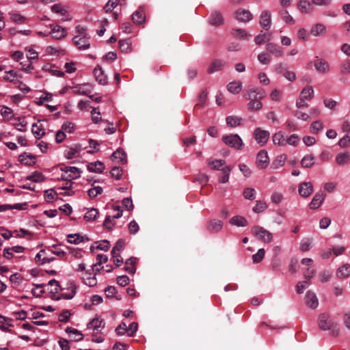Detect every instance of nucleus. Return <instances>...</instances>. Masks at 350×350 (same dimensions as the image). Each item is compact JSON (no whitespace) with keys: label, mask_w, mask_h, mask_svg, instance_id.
<instances>
[{"label":"nucleus","mask_w":350,"mask_h":350,"mask_svg":"<svg viewBox=\"0 0 350 350\" xmlns=\"http://www.w3.org/2000/svg\"><path fill=\"white\" fill-rule=\"evenodd\" d=\"M298 9L301 13L309 14L313 11L312 3L307 0H300L297 4Z\"/></svg>","instance_id":"19"},{"label":"nucleus","mask_w":350,"mask_h":350,"mask_svg":"<svg viewBox=\"0 0 350 350\" xmlns=\"http://www.w3.org/2000/svg\"><path fill=\"white\" fill-rule=\"evenodd\" d=\"M102 193L103 188L100 186H94V184H92V187L88 191V194L90 198H95Z\"/></svg>","instance_id":"48"},{"label":"nucleus","mask_w":350,"mask_h":350,"mask_svg":"<svg viewBox=\"0 0 350 350\" xmlns=\"http://www.w3.org/2000/svg\"><path fill=\"white\" fill-rule=\"evenodd\" d=\"M57 196V193L53 189H46L44 191V199L46 202H52Z\"/></svg>","instance_id":"60"},{"label":"nucleus","mask_w":350,"mask_h":350,"mask_svg":"<svg viewBox=\"0 0 350 350\" xmlns=\"http://www.w3.org/2000/svg\"><path fill=\"white\" fill-rule=\"evenodd\" d=\"M310 282L308 281H301L297 283L296 286V291L297 293L301 294L304 293V290L310 286Z\"/></svg>","instance_id":"61"},{"label":"nucleus","mask_w":350,"mask_h":350,"mask_svg":"<svg viewBox=\"0 0 350 350\" xmlns=\"http://www.w3.org/2000/svg\"><path fill=\"white\" fill-rule=\"evenodd\" d=\"M282 19L287 24L293 25L295 23V20L293 16L288 13L286 10H283L280 12Z\"/></svg>","instance_id":"46"},{"label":"nucleus","mask_w":350,"mask_h":350,"mask_svg":"<svg viewBox=\"0 0 350 350\" xmlns=\"http://www.w3.org/2000/svg\"><path fill=\"white\" fill-rule=\"evenodd\" d=\"M116 224L115 219L110 215H107L103 222V228L107 230H112Z\"/></svg>","instance_id":"47"},{"label":"nucleus","mask_w":350,"mask_h":350,"mask_svg":"<svg viewBox=\"0 0 350 350\" xmlns=\"http://www.w3.org/2000/svg\"><path fill=\"white\" fill-rule=\"evenodd\" d=\"M69 174L62 175V179L64 180L70 181L74 179H77L80 177V171L77 167L72 166L69 168Z\"/></svg>","instance_id":"21"},{"label":"nucleus","mask_w":350,"mask_h":350,"mask_svg":"<svg viewBox=\"0 0 350 350\" xmlns=\"http://www.w3.org/2000/svg\"><path fill=\"white\" fill-rule=\"evenodd\" d=\"M51 30L49 33L51 34L54 38L59 40L66 36V30L62 26L56 25L52 27V25H51Z\"/></svg>","instance_id":"16"},{"label":"nucleus","mask_w":350,"mask_h":350,"mask_svg":"<svg viewBox=\"0 0 350 350\" xmlns=\"http://www.w3.org/2000/svg\"><path fill=\"white\" fill-rule=\"evenodd\" d=\"M135 263H136V258L131 257L126 260L125 262V267L124 269L126 271L129 272V273L134 274L136 271L135 267Z\"/></svg>","instance_id":"35"},{"label":"nucleus","mask_w":350,"mask_h":350,"mask_svg":"<svg viewBox=\"0 0 350 350\" xmlns=\"http://www.w3.org/2000/svg\"><path fill=\"white\" fill-rule=\"evenodd\" d=\"M336 275L340 278H346L350 276V264H345L339 267Z\"/></svg>","instance_id":"31"},{"label":"nucleus","mask_w":350,"mask_h":350,"mask_svg":"<svg viewBox=\"0 0 350 350\" xmlns=\"http://www.w3.org/2000/svg\"><path fill=\"white\" fill-rule=\"evenodd\" d=\"M27 179L34 183H41L44 180V176L41 172H34Z\"/></svg>","instance_id":"50"},{"label":"nucleus","mask_w":350,"mask_h":350,"mask_svg":"<svg viewBox=\"0 0 350 350\" xmlns=\"http://www.w3.org/2000/svg\"><path fill=\"white\" fill-rule=\"evenodd\" d=\"M18 160L21 163L26 165H31L36 162L35 157L31 154H28L26 152L20 154L18 157Z\"/></svg>","instance_id":"29"},{"label":"nucleus","mask_w":350,"mask_h":350,"mask_svg":"<svg viewBox=\"0 0 350 350\" xmlns=\"http://www.w3.org/2000/svg\"><path fill=\"white\" fill-rule=\"evenodd\" d=\"M236 18L242 23H248L253 18L252 13L247 10L239 9L234 13Z\"/></svg>","instance_id":"10"},{"label":"nucleus","mask_w":350,"mask_h":350,"mask_svg":"<svg viewBox=\"0 0 350 350\" xmlns=\"http://www.w3.org/2000/svg\"><path fill=\"white\" fill-rule=\"evenodd\" d=\"M247 99L251 100L247 104V108L250 111H257L262 108V103L261 100L265 96L263 90L258 88L250 90L245 94Z\"/></svg>","instance_id":"1"},{"label":"nucleus","mask_w":350,"mask_h":350,"mask_svg":"<svg viewBox=\"0 0 350 350\" xmlns=\"http://www.w3.org/2000/svg\"><path fill=\"white\" fill-rule=\"evenodd\" d=\"M265 254V251L263 248H260L258 252L252 255V260L254 263H258L262 261Z\"/></svg>","instance_id":"54"},{"label":"nucleus","mask_w":350,"mask_h":350,"mask_svg":"<svg viewBox=\"0 0 350 350\" xmlns=\"http://www.w3.org/2000/svg\"><path fill=\"white\" fill-rule=\"evenodd\" d=\"M318 324L321 329L326 331L332 329V334L335 336L338 334L339 329L336 327V323H334L327 313H322L319 316Z\"/></svg>","instance_id":"2"},{"label":"nucleus","mask_w":350,"mask_h":350,"mask_svg":"<svg viewBox=\"0 0 350 350\" xmlns=\"http://www.w3.org/2000/svg\"><path fill=\"white\" fill-rule=\"evenodd\" d=\"M223 17L221 14L217 12H213L209 17V23L212 25L219 26L223 23Z\"/></svg>","instance_id":"28"},{"label":"nucleus","mask_w":350,"mask_h":350,"mask_svg":"<svg viewBox=\"0 0 350 350\" xmlns=\"http://www.w3.org/2000/svg\"><path fill=\"white\" fill-rule=\"evenodd\" d=\"M252 233L257 239L264 243H271L273 240L272 233L260 226H253Z\"/></svg>","instance_id":"3"},{"label":"nucleus","mask_w":350,"mask_h":350,"mask_svg":"<svg viewBox=\"0 0 350 350\" xmlns=\"http://www.w3.org/2000/svg\"><path fill=\"white\" fill-rule=\"evenodd\" d=\"M284 199V196L280 192L275 191L272 193L271 196V202L275 204H278L282 202Z\"/></svg>","instance_id":"58"},{"label":"nucleus","mask_w":350,"mask_h":350,"mask_svg":"<svg viewBox=\"0 0 350 350\" xmlns=\"http://www.w3.org/2000/svg\"><path fill=\"white\" fill-rule=\"evenodd\" d=\"M287 159V156L285 154H281L278 155L271 163V168L273 170H277L282 167Z\"/></svg>","instance_id":"22"},{"label":"nucleus","mask_w":350,"mask_h":350,"mask_svg":"<svg viewBox=\"0 0 350 350\" xmlns=\"http://www.w3.org/2000/svg\"><path fill=\"white\" fill-rule=\"evenodd\" d=\"M232 167L225 166L224 167H222L221 169V176L219 178V182L221 183H226L229 180L230 174L232 171Z\"/></svg>","instance_id":"42"},{"label":"nucleus","mask_w":350,"mask_h":350,"mask_svg":"<svg viewBox=\"0 0 350 350\" xmlns=\"http://www.w3.org/2000/svg\"><path fill=\"white\" fill-rule=\"evenodd\" d=\"M257 59L259 61V62L262 64H268L271 62L270 55L266 52H262L258 54L257 56Z\"/></svg>","instance_id":"55"},{"label":"nucleus","mask_w":350,"mask_h":350,"mask_svg":"<svg viewBox=\"0 0 350 350\" xmlns=\"http://www.w3.org/2000/svg\"><path fill=\"white\" fill-rule=\"evenodd\" d=\"M340 72L343 75H347L350 73V61L346 60L342 62L340 68Z\"/></svg>","instance_id":"64"},{"label":"nucleus","mask_w":350,"mask_h":350,"mask_svg":"<svg viewBox=\"0 0 350 350\" xmlns=\"http://www.w3.org/2000/svg\"><path fill=\"white\" fill-rule=\"evenodd\" d=\"M305 301L306 305L312 309H315L319 306V300L317 295L311 291H307L305 297Z\"/></svg>","instance_id":"11"},{"label":"nucleus","mask_w":350,"mask_h":350,"mask_svg":"<svg viewBox=\"0 0 350 350\" xmlns=\"http://www.w3.org/2000/svg\"><path fill=\"white\" fill-rule=\"evenodd\" d=\"M87 167L89 172L95 173H102L105 170L104 164L99 161L89 163Z\"/></svg>","instance_id":"24"},{"label":"nucleus","mask_w":350,"mask_h":350,"mask_svg":"<svg viewBox=\"0 0 350 350\" xmlns=\"http://www.w3.org/2000/svg\"><path fill=\"white\" fill-rule=\"evenodd\" d=\"M267 208V204L265 202L258 200L256 201V205L253 207L252 210L254 213H259L266 210Z\"/></svg>","instance_id":"51"},{"label":"nucleus","mask_w":350,"mask_h":350,"mask_svg":"<svg viewBox=\"0 0 350 350\" xmlns=\"http://www.w3.org/2000/svg\"><path fill=\"white\" fill-rule=\"evenodd\" d=\"M98 216V211L96 208H90L84 215V219L87 221H93L96 219Z\"/></svg>","instance_id":"40"},{"label":"nucleus","mask_w":350,"mask_h":350,"mask_svg":"<svg viewBox=\"0 0 350 350\" xmlns=\"http://www.w3.org/2000/svg\"><path fill=\"white\" fill-rule=\"evenodd\" d=\"M66 332L69 334V337L74 341H80L83 338V334L77 329L68 327L66 329Z\"/></svg>","instance_id":"23"},{"label":"nucleus","mask_w":350,"mask_h":350,"mask_svg":"<svg viewBox=\"0 0 350 350\" xmlns=\"http://www.w3.org/2000/svg\"><path fill=\"white\" fill-rule=\"evenodd\" d=\"M269 162V158L266 150H260L257 154L256 164L258 167L264 169Z\"/></svg>","instance_id":"12"},{"label":"nucleus","mask_w":350,"mask_h":350,"mask_svg":"<svg viewBox=\"0 0 350 350\" xmlns=\"http://www.w3.org/2000/svg\"><path fill=\"white\" fill-rule=\"evenodd\" d=\"M99 271H100V269L98 268V269H96V272L94 273V274L92 276L83 277L84 283L89 286H96L97 284V280L96 278V275L97 272Z\"/></svg>","instance_id":"45"},{"label":"nucleus","mask_w":350,"mask_h":350,"mask_svg":"<svg viewBox=\"0 0 350 350\" xmlns=\"http://www.w3.org/2000/svg\"><path fill=\"white\" fill-rule=\"evenodd\" d=\"M325 195L322 192H317L312 198L309 206L311 209L318 208L323 203Z\"/></svg>","instance_id":"14"},{"label":"nucleus","mask_w":350,"mask_h":350,"mask_svg":"<svg viewBox=\"0 0 350 350\" xmlns=\"http://www.w3.org/2000/svg\"><path fill=\"white\" fill-rule=\"evenodd\" d=\"M224 66V63L221 59L214 60L208 68V72L213 73L222 69Z\"/></svg>","instance_id":"37"},{"label":"nucleus","mask_w":350,"mask_h":350,"mask_svg":"<svg viewBox=\"0 0 350 350\" xmlns=\"http://www.w3.org/2000/svg\"><path fill=\"white\" fill-rule=\"evenodd\" d=\"M272 141L275 145L284 146L286 145L284 135L282 131H278L272 136Z\"/></svg>","instance_id":"30"},{"label":"nucleus","mask_w":350,"mask_h":350,"mask_svg":"<svg viewBox=\"0 0 350 350\" xmlns=\"http://www.w3.org/2000/svg\"><path fill=\"white\" fill-rule=\"evenodd\" d=\"M256 191L253 188H246L243 191V196L245 199L247 200H254L256 197Z\"/></svg>","instance_id":"57"},{"label":"nucleus","mask_w":350,"mask_h":350,"mask_svg":"<svg viewBox=\"0 0 350 350\" xmlns=\"http://www.w3.org/2000/svg\"><path fill=\"white\" fill-rule=\"evenodd\" d=\"M312 240L309 238H304L300 243V250L302 252H306L312 247Z\"/></svg>","instance_id":"53"},{"label":"nucleus","mask_w":350,"mask_h":350,"mask_svg":"<svg viewBox=\"0 0 350 350\" xmlns=\"http://www.w3.org/2000/svg\"><path fill=\"white\" fill-rule=\"evenodd\" d=\"M310 131L311 133L314 134H317L320 131L323 129V123L317 120L312 123L310 125Z\"/></svg>","instance_id":"56"},{"label":"nucleus","mask_w":350,"mask_h":350,"mask_svg":"<svg viewBox=\"0 0 350 350\" xmlns=\"http://www.w3.org/2000/svg\"><path fill=\"white\" fill-rule=\"evenodd\" d=\"M314 157L312 154L305 155L301 161V165L304 168L311 167L314 164Z\"/></svg>","instance_id":"33"},{"label":"nucleus","mask_w":350,"mask_h":350,"mask_svg":"<svg viewBox=\"0 0 350 350\" xmlns=\"http://www.w3.org/2000/svg\"><path fill=\"white\" fill-rule=\"evenodd\" d=\"M82 148L79 144H75L64 151V156L68 159H72L78 154Z\"/></svg>","instance_id":"18"},{"label":"nucleus","mask_w":350,"mask_h":350,"mask_svg":"<svg viewBox=\"0 0 350 350\" xmlns=\"http://www.w3.org/2000/svg\"><path fill=\"white\" fill-rule=\"evenodd\" d=\"M350 161V154L347 152H340L336 157V162L339 165H343Z\"/></svg>","instance_id":"32"},{"label":"nucleus","mask_w":350,"mask_h":350,"mask_svg":"<svg viewBox=\"0 0 350 350\" xmlns=\"http://www.w3.org/2000/svg\"><path fill=\"white\" fill-rule=\"evenodd\" d=\"M270 39V36L267 33H263L256 36L254 38V42L257 45H260L265 41H269Z\"/></svg>","instance_id":"49"},{"label":"nucleus","mask_w":350,"mask_h":350,"mask_svg":"<svg viewBox=\"0 0 350 350\" xmlns=\"http://www.w3.org/2000/svg\"><path fill=\"white\" fill-rule=\"evenodd\" d=\"M242 89V83L239 81H234L229 83L227 85V90L233 94H239Z\"/></svg>","instance_id":"26"},{"label":"nucleus","mask_w":350,"mask_h":350,"mask_svg":"<svg viewBox=\"0 0 350 350\" xmlns=\"http://www.w3.org/2000/svg\"><path fill=\"white\" fill-rule=\"evenodd\" d=\"M31 131L37 139L41 138L44 135L43 130L39 128L36 123L33 124Z\"/></svg>","instance_id":"59"},{"label":"nucleus","mask_w":350,"mask_h":350,"mask_svg":"<svg viewBox=\"0 0 350 350\" xmlns=\"http://www.w3.org/2000/svg\"><path fill=\"white\" fill-rule=\"evenodd\" d=\"M132 20L133 23L139 25L144 22L145 16L140 12L136 11L132 14Z\"/></svg>","instance_id":"52"},{"label":"nucleus","mask_w":350,"mask_h":350,"mask_svg":"<svg viewBox=\"0 0 350 350\" xmlns=\"http://www.w3.org/2000/svg\"><path fill=\"white\" fill-rule=\"evenodd\" d=\"M89 37L85 36L80 37V36H75L73 38V42L76 46H78V48L80 50H86L90 48V43L89 42Z\"/></svg>","instance_id":"13"},{"label":"nucleus","mask_w":350,"mask_h":350,"mask_svg":"<svg viewBox=\"0 0 350 350\" xmlns=\"http://www.w3.org/2000/svg\"><path fill=\"white\" fill-rule=\"evenodd\" d=\"M253 135L258 144L264 146L269 139L270 133L268 131L258 127L254 129Z\"/></svg>","instance_id":"5"},{"label":"nucleus","mask_w":350,"mask_h":350,"mask_svg":"<svg viewBox=\"0 0 350 350\" xmlns=\"http://www.w3.org/2000/svg\"><path fill=\"white\" fill-rule=\"evenodd\" d=\"M260 25L265 30H269L271 26V13L266 10L261 13L260 16Z\"/></svg>","instance_id":"7"},{"label":"nucleus","mask_w":350,"mask_h":350,"mask_svg":"<svg viewBox=\"0 0 350 350\" xmlns=\"http://www.w3.org/2000/svg\"><path fill=\"white\" fill-rule=\"evenodd\" d=\"M314 66L315 70L321 74L327 73L329 70V66L327 61L325 59L316 57V59L314 62Z\"/></svg>","instance_id":"8"},{"label":"nucleus","mask_w":350,"mask_h":350,"mask_svg":"<svg viewBox=\"0 0 350 350\" xmlns=\"http://www.w3.org/2000/svg\"><path fill=\"white\" fill-rule=\"evenodd\" d=\"M111 159L114 161H120L124 163L126 161L125 159V153L124 150L121 148L117 149L115 152L111 154Z\"/></svg>","instance_id":"41"},{"label":"nucleus","mask_w":350,"mask_h":350,"mask_svg":"<svg viewBox=\"0 0 350 350\" xmlns=\"http://www.w3.org/2000/svg\"><path fill=\"white\" fill-rule=\"evenodd\" d=\"M327 31V27L323 23H316L313 25L309 31L310 35L314 37L323 36Z\"/></svg>","instance_id":"6"},{"label":"nucleus","mask_w":350,"mask_h":350,"mask_svg":"<svg viewBox=\"0 0 350 350\" xmlns=\"http://www.w3.org/2000/svg\"><path fill=\"white\" fill-rule=\"evenodd\" d=\"M9 321L10 319L0 315V329L4 331L9 330V327L12 325Z\"/></svg>","instance_id":"63"},{"label":"nucleus","mask_w":350,"mask_h":350,"mask_svg":"<svg viewBox=\"0 0 350 350\" xmlns=\"http://www.w3.org/2000/svg\"><path fill=\"white\" fill-rule=\"evenodd\" d=\"M94 75L96 80L101 85H106L107 83V77L105 75L101 67L97 66L94 69Z\"/></svg>","instance_id":"17"},{"label":"nucleus","mask_w":350,"mask_h":350,"mask_svg":"<svg viewBox=\"0 0 350 350\" xmlns=\"http://www.w3.org/2000/svg\"><path fill=\"white\" fill-rule=\"evenodd\" d=\"M84 237L81 236L79 234H69L67 235V241L71 244H79L84 241Z\"/></svg>","instance_id":"38"},{"label":"nucleus","mask_w":350,"mask_h":350,"mask_svg":"<svg viewBox=\"0 0 350 350\" xmlns=\"http://www.w3.org/2000/svg\"><path fill=\"white\" fill-rule=\"evenodd\" d=\"M227 126L230 127H237L242 124L243 120L241 117L237 116H229L226 118Z\"/></svg>","instance_id":"20"},{"label":"nucleus","mask_w":350,"mask_h":350,"mask_svg":"<svg viewBox=\"0 0 350 350\" xmlns=\"http://www.w3.org/2000/svg\"><path fill=\"white\" fill-rule=\"evenodd\" d=\"M230 224L238 227H245L247 226L248 221L246 218L243 216L235 215L230 219Z\"/></svg>","instance_id":"25"},{"label":"nucleus","mask_w":350,"mask_h":350,"mask_svg":"<svg viewBox=\"0 0 350 350\" xmlns=\"http://www.w3.org/2000/svg\"><path fill=\"white\" fill-rule=\"evenodd\" d=\"M71 289L68 293H62L60 297L55 298L57 300L60 299H71L77 293V286L75 284H71Z\"/></svg>","instance_id":"39"},{"label":"nucleus","mask_w":350,"mask_h":350,"mask_svg":"<svg viewBox=\"0 0 350 350\" xmlns=\"http://www.w3.org/2000/svg\"><path fill=\"white\" fill-rule=\"evenodd\" d=\"M225 161L222 159H215L213 161H208V165L211 167V169L215 170H221V167H223L225 164Z\"/></svg>","instance_id":"44"},{"label":"nucleus","mask_w":350,"mask_h":350,"mask_svg":"<svg viewBox=\"0 0 350 350\" xmlns=\"http://www.w3.org/2000/svg\"><path fill=\"white\" fill-rule=\"evenodd\" d=\"M104 327L105 322L103 320L98 318L92 319V321H90L88 325V327L89 329H93V331L96 333H99L104 328Z\"/></svg>","instance_id":"15"},{"label":"nucleus","mask_w":350,"mask_h":350,"mask_svg":"<svg viewBox=\"0 0 350 350\" xmlns=\"http://www.w3.org/2000/svg\"><path fill=\"white\" fill-rule=\"evenodd\" d=\"M314 96V89L311 86L304 88L300 92L299 97L304 100H311Z\"/></svg>","instance_id":"36"},{"label":"nucleus","mask_w":350,"mask_h":350,"mask_svg":"<svg viewBox=\"0 0 350 350\" xmlns=\"http://www.w3.org/2000/svg\"><path fill=\"white\" fill-rule=\"evenodd\" d=\"M232 34L234 37L241 40H247L252 36L250 34L247 33L245 29H233Z\"/></svg>","instance_id":"43"},{"label":"nucleus","mask_w":350,"mask_h":350,"mask_svg":"<svg viewBox=\"0 0 350 350\" xmlns=\"http://www.w3.org/2000/svg\"><path fill=\"white\" fill-rule=\"evenodd\" d=\"M266 49L270 53L273 54L277 57H281L283 55L282 49L273 42L268 43L266 45Z\"/></svg>","instance_id":"27"},{"label":"nucleus","mask_w":350,"mask_h":350,"mask_svg":"<svg viewBox=\"0 0 350 350\" xmlns=\"http://www.w3.org/2000/svg\"><path fill=\"white\" fill-rule=\"evenodd\" d=\"M223 226V222L219 219L211 220L208 224L207 228L211 231L218 232Z\"/></svg>","instance_id":"34"},{"label":"nucleus","mask_w":350,"mask_h":350,"mask_svg":"<svg viewBox=\"0 0 350 350\" xmlns=\"http://www.w3.org/2000/svg\"><path fill=\"white\" fill-rule=\"evenodd\" d=\"M222 141L228 146L237 150L243 148L244 144L242 139L237 134H230L223 136Z\"/></svg>","instance_id":"4"},{"label":"nucleus","mask_w":350,"mask_h":350,"mask_svg":"<svg viewBox=\"0 0 350 350\" xmlns=\"http://www.w3.org/2000/svg\"><path fill=\"white\" fill-rule=\"evenodd\" d=\"M299 142V138L298 135L296 134H292L286 140V144H288L293 146H297Z\"/></svg>","instance_id":"62"},{"label":"nucleus","mask_w":350,"mask_h":350,"mask_svg":"<svg viewBox=\"0 0 350 350\" xmlns=\"http://www.w3.org/2000/svg\"><path fill=\"white\" fill-rule=\"evenodd\" d=\"M298 191L301 196L307 198L310 196L313 191V187L310 182H304L299 184Z\"/></svg>","instance_id":"9"}]
</instances>
